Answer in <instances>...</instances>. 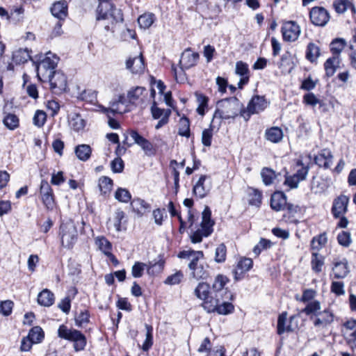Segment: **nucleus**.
<instances>
[{
	"label": "nucleus",
	"mask_w": 356,
	"mask_h": 356,
	"mask_svg": "<svg viewBox=\"0 0 356 356\" xmlns=\"http://www.w3.org/2000/svg\"><path fill=\"white\" fill-rule=\"evenodd\" d=\"M261 176L266 186L272 184L276 177L275 171L269 168H264L261 171Z\"/></svg>",
	"instance_id": "nucleus-50"
},
{
	"label": "nucleus",
	"mask_w": 356,
	"mask_h": 356,
	"mask_svg": "<svg viewBox=\"0 0 356 356\" xmlns=\"http://www.w3.org/2000/svg\"><path fill=\"white\" fill-rule=\"evenodd\" d=\"M145 92H147V90L143 87L137 86L131 89L127 94L129 102L135 103L143 96Z\"/></svg>",
	"instance_id": "nucleus-42"
},
{
	"label": "nucleus",
	"mask_w": 356,
	"mask_h": 356,
	"mask_svg": "<svg viewBox=\"0 0 356 356\" xmlns=\"http://www.w3.org/2000/svg\"><path fill=\"white\" fill-rule=\"evenodd\" d=\"M131 206L134 211L139 216H142L150 208L149 204L140 198L134 199L131 203Z\"/></svg>",
	"instance_id": "nucleus-33"
},
{
	"label": "nucleus",
	"mask_w": 356,
	"mask_h": 356,
	"mask_svg": "<svg viewBox=\"0 0 356 356\" xmlns=\"http://www.w3.org/2000/svg\"><path fill=\"white\" fill-rule=\"evenodd\" d=\"M310 189L315 194H321L327 189V185L324 180L313 177L311 181Z\"/></svg>",
	"instance_id": "nucleus-38"
},
{
	"label": "nucleus",
	"mask_w": 356,
	"mask_h": 356,
	"mask_svg": "<svg viewBox=\"0 0 356 356\" xmlns=\"http://www.w3.org/2000/svg\"><path fill=\"white\" fill-rule=\"evenodd\" d=\"M296 172L294 175L302 181L305 180L309 172V166L307 165H304L300 160H298L296 162Z\"/></svg>",
	"instance_id": "nucleus-56"
},
{
	"label": "nucleus",
	"mask_w": 356,
	"mask_h": 356,
	"mask_svg": "<svg viewBox=\"0 0 356 356\" xmlns=\"http://www.w3.org/2000/svg\"><path fill=\"white\" fill-rule=\"evenodd\" d=\"M113 186V180L108 177H102L99 179V188L104 195L108 193Z\"/></svg>",
	"instance_id": "nucleus-53"
},
{
	"label": "nucleus",
	"mask_w": 356,
	"mask_h": 356,
	"mask_svg": "<svg viewBox=\"0 0 356 356\" xmlns=\"http://www.w3.org/2000/svg\"><path fill=\"white\" fill-rule=\"evenodd\" d=\"M35 343H40L44 338V332L39 326L33 327L29 332L28 336Z\"/></svg>",
	"instance_id": "nucleus-55"
},
{
	"label": "nucleus",
	"mask_w": 356,
	"mask_h": 356,
	"mask_svg": "<svg viewBox=\"0 0 356 356\" xmlns=\"http://www.w3.org/2000/svg\"><path fill=\"white\" fill-rule=\"evenodd\" d=\"M334 315L332 312L326 309L316 314V316L313 319V324L315 327L323 330L327 328L334 321Z\"/></svg>",
	"instance_id": "nucleus-16"
},
{
	"label": "nucleus",
	"mask_w": 356,
	"mask_h": 356,
	"mask_svg": "<svg viewBox=\"0 0 356 356\" xmlns=\"http://www.w3.org/2000/svg\"><path fill=\"white\" fill-rule=\"evenodd\" d=\"M130 136L134 140V143L138 145L145 151L146 154H150L153 153L152 144L144 137L140 136L136 131H131Z\"/></svg>",
	"instance_id": "nucleus-24"
},
{
	"label": "nucleus",
	"mask_w": 356,
	"mask_h": 356,
	"mask_svg": "<svg viewBox=\"0 0 356 356\" xmlns=\"http://www.w3.org/2000/svg\"><path fill=\"white\" fill-rule=\"evenodd\" d=\"M294 67L292 54L289 51L285 52L281 57L279 67L291 72Z\"/></svg>",
	"instance_id": "nucleus-40"
},
{
	"label": "nucleus",
	"mask_w": 356,
	"mask_h": 356,
	"mask_svg": "<svg viewBox=\"0 0 356 356\" xmlns=\"http://www.w3.org/2000/svg\"><path fill=\"white\" fill-rule=\"evenodd\" d=\"M300 32L299 25L293 21H289L284 23L282 27L283 39L287 42H294L298 40Z\"/></svg>",
	"instance_id": "nucleus-14"
},
{
	"label": "nucleus",
	"mask_w": 356,
	"mask_h": 356,
	"mask_svg": "<svg viewBox=\"0 0 356 356\" xmlns=\"http://www.w3.org/2000/svg\"><path fill=\"white\" fill-rule=\"evenodd\" d=\"M80 97L82 100L91 104H95L97 102V92L92 90H85L81 93Z\"/></svg>",
	"instance_id": "nucleus-64"
},
{
	"label": "nucleus",
	"mask_w": 356,
	"mask_h": 356,
	"mask_svg": "<svg viewBox=\"0 0 356 356\" xmlns=\"http://www.w3.org/2000/svg\"><path fill=\"white\" fill-rule=\"evenodd\" d=\"M74 152L79 160L86 161L90 157L92 149L90 145L82 144L77 145L75 147Z\"/></svg>",
	"instance_id": "nucleus-35"
},
{
	"label": "nucleus",
	"mask_w": 356,
	"mask_h": 356,
	"mask_svg": "<svg viewBox=\"0 0 356 356\" xmlns=\"http://www.w3.org/2000/svg\"><path fill=\"white\" fill-rule=\"evenodd\" d=\"M243 106L236 97L221 99L218 102L216 109L213 114L212 122L216 118L229 120L235 118L238 114L241 115Z\"/></svg>",
	"instance_id": "nucleus-1"
},
{
	"label": "nucleus",
	"mask_w": 356,
	"mask_h": 356,
	"mask_svg": "<svg viewBox=\"0 0 356 356\" xmlns=\"http://www.w3.org/2000/svg\"><path fill=\"white\" fill-rule=\"evenodd\" d=\"M309 18L315 26H325L329 22L330 15L325 8L316 6L310 10Z\"/></svg>",
	"instance_id": "nucleus-12"
},
{
	"label": "nucleus",
	"mask_w": 356,
	"mask_h": 356,
	"mask_svg": "<svg viewBox=\"0 0 356 356\" xmlns=\"http://www.w3.org/2000/svg\"><path fill=\"white\" fill-rule=\"evenodd\" d=\"M324 264V257L318 252L312 254L311 265L312 270L316 273H320Z\"/></svg>",
	"instance_id": "nucleus-44"
},
{
	"label": "nucleus",
	"mask_w": 356,
	"mask_h": 356,
	"mask_svg": "<svg viewBox=\"0 0 356 356\" xmlns=\"http://www.w3.org/2000/svg\"><path fill=\"white\" fill-rule=\"evenodd\" d=\"M230 300L216 293L211 291V293L202 304L203 308L209 313L217 312L218 314L227 315L234 311V305L229 302Z\"/></svg>",
	"instance_id": "nucleus-2"
},
{
	"label": "nucleus",
	"mask_w": 356,
	"mask_h": 356,
	"mask_svg": "<svg viewBox=\"0 0 356 356\" xmlns=\"http://www.w3.org/2000/svg\"><path fill=\"white\" fill-rule=\"evenodd\" d=\"M51 13L59 19H63L67 16V6L65 1H58L53 4L51 8Z\"/></svg>",
	"instance_id": "nucleus-29"
},
{
	"label": "nucleus",
	"mask_w": 356,
	"mask_h": 356,
	"mask_svg": "<svg viewBox=\"0 0 356 356\" xmlns=\"http://www.w3.org/2000/svg\"><path fill=\"white\" fill-rule=\"evenodd\" d=\"M99 1V3L97 9V20H110L111 25L123 21V15L120 10L115 8L108 1Z\"/></svg>",
	"instance_id": "nucleus-3"
},
{
	"label": "nucleus",
	"mask_w": 356,
	"mask_h": 356,
	"mask_svg": "<svg viewBox=\"0 0 356 356\" xmlns=\"http://www.w3.org/2000/svg\"><path fill=\"white\" fill-rule=\"evenodd\" d=\"M154 20V15L152 13H145L138 19V23L140 28L144 29L149 28Z\"/></svg>",
	"instance_id": "nucleus-49"
},
{
	"label": "nucleus",
	"mask_w": 356,
	"mask_h": 356,
	"mask_svg": "<svg viewBox=\"0 0 356 356\" xmlns=\"http://www.w3.org/2000/svg\"><path fill=\"white\" fill-rule=\"evenodd\" d=\"M111 222L115 231L118 232L122 231V225L126 222L125 213L120 209H117L114 213Z\"/></svg>",
	"instance_id": "nucleus-37"
},
{
	"label": "nucleus",
	"mask_w": 356,
	"mask_h": 356,
	"mask_svg": "<svg viewBox=\"0 0 356 356\" xmlns=\"http://www.w3.org/2000/svg\"><path fill=\"white\" fill-rule=\"evenodd\" d=\"M183 277L184 275L182 272L179 270L175 273L174 274L168 276L164 281V283L168 285L178 284L181 282Z\"/></svg>",
	"instance_id": "nucleus-62"
},
{
	"label": "nucleus",
	"mask_w": 356,
	"mask_h": 356,
	"mask_svg": "<svg viewBox=\"0 0 356 356\" xmlns=\"http://www.w3.org/2000/svg\"><path fill=\"white\" fill-rule=\"evenodd\" d=\"M40 195L45 208L52 211L56 205L54 195L51 186L45 180H42L40 183Z\"/></svg>",
	"instance_id": "nucleus-11"
},
{
	"label": "nucleus",
	"mask_w": 356,
	"mask_h": 356,
	"mask_svg": "<svg viewBox=\"0 0 356 356\" xmlns=\"http://www.w3.org/2000/svg\"><path fill=\"white\" fill-rule=\"evenodd\" d=\"M54 295L49 289L42 290L38 296V302L44 307H49L54 302Z\"/></svg>",
	"instance_id": "nucleus-32"
},
{
	"label": "nucleus",
	"mask_w": 356,
	"mask_h": 356,
	"mask_svg": "<svg viewBox=\"0 0 356 356\" xmlns=\"http://www.w3.org/2000/svg\"><path fill=\"white\" fill-rule=\"evenodd\" d=\"M89 313L87 310L81 311L79 314L75 316V324L78 327H82L83 325L89 322Z\"/></svg>",
	"instance_id": "nucleus-63"
},
{
	"label": "nucleus",
	"mask_w": 356,
	"mask_h": 356,
	"mask_svg": "<svg viewBox=\"0 0 356 356\" xmlns=\"http://www.w3.org/2000/svg\"><path fill=\"white\" fill-rule=\"evenodd\" d=\"M128 103L129 101L126 99L124 95H121L110 102L109 107L106 108L103 106H99V107L104 111H108L113 114H122L129 111Z\"/></svg>",
	"instance_id": "nucleus-13"
},
{
	"label": "nucleus",
	"mask_w": 356,
	"mask_h": 356,
	"mask_svg": "<svg viewBox=\"0 0 356 356\" xmlns=\"http://www.w3.org/2000/svg\"><path fill=\"white\" fill-rule=\"evenodd\" d=\"M286 202V197L282 192H275L271 195L270 207L276 211L285 210Z\"/></svg>",
	"instance_id": "nucleus-25"
},
{
	"label": "nucleus",
	"mask_w": 356,
	"mask_h": 356,
	"mask_svg": "<svg viewBox=\"0 0 356 356\" xmlns=\"http://www.w3.org/2000/svg\"><path fill=\"white\" fill-rule=\"evenodd\" d=\"M145 327L146 329V337L142 349L143 351H148L153 344V327L148 324H145Z\"/></svg>",
	"instance_id": "nucleus-54"
},
{
	"label": "nucleus",
	"mask_w": 356,
	"mask_h": 356,
	"mask_svg": "<svg viewBox=\"0 0 356 356\" xmlns=\"http://www.w3.org/2000/svg\"><path fill=\"white\" fill-rule=\"evenodd\" d=\"M332 273L335 279H343L349 273L348 264L346 259L335 261L332 268Z\"/></svg>",
	"instance_id": "nucleus-26"
},
{
	"label": "nucleus",
	"mask_w": 356,
	"mask_h": 356,
	"mask_svg": "<svg viewBox=\"0 0 356 356\" xmlns=\"http://www.w3.org/2000/svg\"><path fill=\"white\" fill-rule=\"evenodd\" d=\"M252 265L253 261L251 259L245 257L241 258L237 264L235 273L242 274L245 272H247L252 267Z\"/></svg>",
	"instance_id": "nucleus-47"
},
{
	"label": "nucleus",
	"mask_w": 356,
	"mask_h": 356,
	"mask_svg": "<svg viewBox=\"0 0 356 356\" xmlns=\"http://www.w3.org/2000/svg\"><path fill=\"white\" fill-rule=\"evenodd\" d=\"M58 336L61 339L73 342L76 351L83 350L86 345V338L80 331L69 328L65 325L59 326Z\"/></svg>",
	"instance_id": "nucleus-4"
},
{
	"label": "nucleus",
	"mask_w": 356,
	"mask_h": 356,
	"mask_svg": "<svg viewBox=\"0 0 356 356\" xmlns=\"http://www.w3.org/2000/svg\"><path fill=\"white\" fill-rule=\"evenodd\" d=\"M202 215L201 227L191 235V240L193 243H200L203 237L209 236L213 232L214 222L211 219V212L210 209L206 207Z\"/></svg>",
	"instance_id": "nucleus-5"
},
{
	"label": "nucleus",
	"mask_w": 356,
	"mask_h": 356,
	"mask_svg": "<svg viewBox=\"0 0 356 356\" xmlns=\"http://www.w3.org/2000/svg\"><path fill=\"white\" fill-rule=\"evenodd\" d=\"M178 257L189 260L188 264L189 269L197 266L201 263H204L202 261L204 254L202 251H195L193 250H184L179 253Z\"/></svg>",
	"instance_id": "nucleus-17"
},
{
	"label": "nucleus",
	"mask_w": 356,
	"mask_h": 356,
	"mask_svg": "<svg viewBox=\"0 0 356 356\" xmlns=\"http://www.w3.org/2000/svg\"><path fill=\"white\" fill-rule=\"evenodd\" d=\"M59 235L61 245L67 249H72L78 238L76 227L72 220L61 223Z\"/></svg>",
	"instance_id": "nucleus-6"
},
{
	"label": "nucleus",
	"mask_w": 356,
	"mask_h": 356,
	"mask_svg": "<svg viewBox=\"0 0 356 356\" xmlns=\"http://www.w3.org/2000/svg\"><path fill=\"white\" fill-rule=\"evenodd\" d=\"M178 134L188 138L190 136V122L186 117H182L179 121Z\"/></svg>",
	"instance_id": "nucleus-48"
},
{
	"label": "nucleus",
	"mask_w": 356,
	"mask_h": 356,
	"mask_svg": "<svg viewBox=\"0 0 356 356\" xmlns=\"http://www.w3.org/2000/svg\"><path fill=\"white\" fill-rule=\"evenodd\" d=\"M209 285L205 282H200L198 284L195 289V295L200 300H204L209 296L211 291H209Z\"/></svg>",
	"instance_id": "nucleus-46"
},
{
	"label": "nucleus",
	"mask_w": 356,
	"mask_h": 356,
	"mask_svg": "<svg viewBox=\"0 0 356 356\" xmlns=\"http://www.w3.org/2000/svg\"><path fill=\"white\" fill-rule=\"evenodd\" d=\"M340 63V56H332L327 58L324 63V69L325 74L328 77L332 76L336 72L337 69L339 67Z\"/></svg>",
	"instance_id": "nucleus-28"
},
{
	"label": "nucleus",
	"mask_w": 356,
	"mask_h": 356,
	"mask_svg": "<svg viewBox=\"0 0 356 356\" xmlns=\"http://www.w3.org/2000/svg\"><path fill=\"white\" fill-rule=\"evenodd\" d=\"M346 41L341 38H337L330 43V50L333 56H339L341 52L346 47Z\"/></svg>",
	"instance_id": "nucleus-52"
},
{
	"label": "nucleus",
	"mask_w": 356,
	"mask_h": 356,
	"mask_svg": "<svg viewBox=\"0 0 356 356\" xmlns=\"http://www.w3.org/2000/svg\"><path fill=\"white\" fill-rule=\"evenodd\" d=\"M228 282L227 277L222 275H218L213 284L212 292L216 293L218 296H222L226 298L227 300H232L233 299V295L232 293L225 288V285Z\"/></svg>",
	"instance_id": "nucleus-18"
},
{
	"label": "nucleus",
	"mask_w": 356,
	"mask_h": 356,
	"mask_svg": "<svg viewBox=\"0 0 356 356\" xmlns=\"http://www.w3.org/2000/svg\"><path fill=\"white\" fill-rule=\"evenodd\" d=\"M199 57L198 53L186 49L181 54L179 65L182 66V68L190 69L197 64Z\"/></svg>",
	"instance_id": "nucleus-19"
},
{
	"label": "nucleus",
	"mask_w": 356,
	"mask_h": 356,
	"mask_svg": "<svg viewBox=\"0 0 356 356\" xmlns=\"http://www.w3.org/2000/svg\"><path fill=\"white\" fill-rule=\"evenodd\" d=\"M207 177L206 175H201L195 185L193 186V193L195 195L200 198L204 197L211 190L210 183H206Z\"/></svg>",
	"instance_id": "nucleus-22"
},
{
	"label": "nucleus",
	"mask_w": 356,
	"mask_h": 356,
	"mask_svg": "<svg viewBox=\"0 0 356 356\" xmlns=\"http://www.w3.org/2000/svg\"><path fill=\"white\" fill-rule=\"evenodd\" d=\"M327 242V238L325 233L319 234L312 238L311 247L314 250L318 251L322 249Z\"/></svg>",
	"instance_id": "nucleus-43"
},
{
	"label": "nucleus",
	"mask_w": 356,
	"mask_h": 356,
	"mask_svg": "<svg viewBox=\"0 0 356 356\" xmlns=\"http://www.w3.org/2000/svg\"><path fill=\"white\" fill-rule=\"evenodd\" d=\"M3 124L9 129L13 130L19 126V119L14 114H8L3 119Z\"/></svg>",
	"instance_id": "nucleus-59"
},
{
	"label": "nucleus",
	"mask_w": 356,
	"mask_h": 356,
	"mask_svg": "<svg viewBox=\"0 0 356 356\" xmlns=\"http://www.w3.org/2000/svg\"><path fill=\"white\" fill-rule=\"evenodd\" d=\"M147 269V264L143 262L136 261L131 268V275L134 277H142L145 269Z\"/></svg>",
	"instance_id": "nucleus-61"
},
{
	"label": "nucleus",
	"mask_w": 356,
	"mask_h": 356,
	"mask_svg": "<svg viewBox=\"0 0 356 356\" xmlns=\"http://www.w3.org/2000/svg\"><path fill=\"white\" fill-rule=\"evenodd\" d=\"M95 244L98 250L104 255H106L112 251L113 245L104 236H98L94 238Z\"/></svg>",
	"instance_id": "nucleus-30"
},
{
	"label": "nucleus",
	"mask_w": 356,
	"mask_h": 356,
	"mask_svg": "<svg viewBox=\"0 0 356 356\" xmlns=\"http://www.w3.org/2000/svg\"><path fill=\"white\" fill-rule=\"evenodd\" d=\"M58 62V58L55 54L48 52L45 58L37 66L38 76L40 78V76H45L48 74L56 72L55 69Z\"/></svg>",
	"instance_id": "nucleus-9"
},
{
	"label": "nucleus",
	"mask_w": 356,
	"mask_h": 356,
	"mask_svg": "<svg viewBox=\"0 0 356 356\" xmlns=\"http://www.w3.org/2000/svg\"><path fill=\"white\" fill-rule=\"evenodd\" d=\"M209 266L206 263H201L197 266L189 269L190 277L196 280H206L209 276Z\"/></svg>",
	"instance_id": "nucleus-27"
},
{
	"label": "nucleus",
	"mask_w": 356,
	"mask_h": 356,
	"mask_svg": "<svg viewBox=\"0 0 356 356\" xmlns=\"http://www.w3.org/2000/svg\"><path fill=\"white\" fill-rule=\"evenodd\" d=\"M266 138L274 143H279L283 138L282 130L277 127H273L266 131Z\"/></svg>",
	"instance_id": "nucleus-34"
},
{
	"label": "nucleus",
	"mask_w": 356,
	"mask_h": 356,
	"mask_svg": "<svg viewBox=\"0 0 356 356\" xmlns=\"http://www.w3.org/2000/svg\"><path fill=\"white\" fill-rule=\"evenodd\" d=\"M43 77L49 79L50 88L54 93L60 94L65 90L67 88V79L63 72L56 71Z\"/></svg>",
	"instance_id": "nucleus-10"
},
{
	"label": "nucleus",
	"mask_w": 356,
	"mask_h": 356,
	"mask_svg": "<svg viewBox=\"0 0 356 356\" xmlns=\"http://www.w3.org/2000/svg\"><path fill=\"white\" fill-rule=\"evenodd\" d=\"M249 204L259 207L261 203V192L255 188H250L248 191Z\"/></svg>",
	"instance_id": "nucleus-45"
},
{
	"label": "nucleus",
	"mask_w": 356,
	"mask_h": 356,
	"mask_svg": "<svg viewBox=\"0 0 356 356\" xmlns=\"http://www.w3.org/2000/svg\"><path fill=\"white\" fill-rule=\"evenodd\" d=\"M349 200V197L345 195H340L333 200L331 211L334 218H339L346 214L348 211Z\"/></svg>",
	"instance_id": "nucleus-15"
},
{
	"label": "nucleus",
	"mask_w": 356,
	"mask_h": 356,
	"mask_svg": "<svg viewBox=\"0 0 356 356\" xmlns=\"http://www.w3.org/2000/svg\"><path fill=\"white\" fill-rule=\"evenodd\" d=\"M235 72L241 76L240 81L238 83V88H243L244 85H246L249 81V69L247 63L243 61H238L236 63Z\"/></svg>",
	"instance_id": "nucleus-23"
},
{
	"label": "nucleus",
	"mask_w": 356,
	"mask_h": 356,
	"mask_svg": "<svg viewBox=\"0 0 356 356\" xmlns=\"http://www.w3.org/2000/svg\"><path fill=\"white\" fill-rule=\"evenodd\" d=\"M69 124L73 130L79 131L83 129L86 122L79 114L74 113L70 118Z\"/></svg>",
	"instance_id": "nucleus-39"
},
{
	"label": "nucleus",
	"mask_w": 356,
	"mask_h": 356,
	"mask_svg": "<svg viewBox=\"0 0 356 356\" xmlns=\"http://www.w3.org/2000/svg\"><path fill=\"white\" fill-rule=\"evenodd\" d=\"M126 67L133 74H141L145 70V63L141 53L137 56L130 57L126 61Z\"/></svg>",
	"instance_id": "nucleus-20"
},
{
	"label": "nucleus",
	"mask_w": 356,
	"mask_h": 356,
	"mask_svg": "<svg viewBox=\"0 0 356 356\" xmlns=\"http://www.w3.org/2000/svg\"><path fill=\"white\" fill-rule=\"evenodd\" d=\"M268 106V103L264 97L259 95L254 96L249 102L247 108H243L241 117L245 120H248L252 114L258 113L264 111Z\"/></svg>",
	"instance_id": "nucleus-8"
},
{
	"label": "nucleus",
	"mask_w": 356,
	"mask_h": 356,
	"mask_svg": "<svg viewBox=\"0 0 356 356\" xmlns=\"http://www.w3.org/2000/svg\"><path fill=\"white\" fill-rule=\"evenodd\" d=\"M320 55V47L313 42L309 43L306 50V58L311 63H315L316 62Z\"/></svg>",
	"instance_id": "nucleus-36"
},
{
	"label": "nucleus",
	"mask_w": 356,
	"mask_h": 356,
	"mask_svg": "<svg viewBox=\"0 0 356 356\" xmlns=\"http://www.w3.org/2000/svg\"><path fill=\"white\" fill-rule=\"evenodd\" d=\"M287 312H284L280 314L277 319V334L281 335L284 332H291L295 331L298 327V316L293 315L287 319Z\"/></svg>",
	"instance_id": "nucleus-7"
},
{
	"label": "nucleus",
	"mask_w": 356,
	"mask_h": 356,
	"mask_svg": "<svg viewBox=\"0 0 356 356\" xmlns=\"http://www.w3.org/2000/svg\"><path fill=\"white\" fill-rule=\"evenodd\" d=\"M332 7L339 15L343 14L349 8L353 13H355V6L349 0H334L332 3Z\"/></svg>",
	"instance_id": "nucleus-31"
},
{
	"label": "nucleus",
	"mask_w": 356,
	"mask_h": 356,
	"mask_svg": "<svg viewBox=\"0 0 356 356\" xmlns=\"http://www.w3.org/2000/svg\"><path fill=\"white\" fill-rule=\"evenodd\" d=\"M333 155L328 149H322L315 157L314 161L319 167L330 168L332 165Z\"/></svg>",
	"instance_id": "nucleus-21"
},
{
	"label": "nucleus",
	"mask_w": 356,
	"mask_h": 356,
	"mask_svg": "<svg viewBox=\"0 0 356 356\" xmlns=\"http://www.w3.org/2000/svg\"><path fill=\"white\" fill-rule=\"evenodd\" d=\"M164 266V262L159 261L154 264L149 262L147 264V272L150 275H156L162 272Z\"/></svg>",
	"instance_id": "nucleus-57"
},
{
	"label": "nucleus",
	"mask_w": 356,
	"mask_h": 356,
	"mask_svg": "<svg viewBox=\"0 0 356 356\" xmlns=\"http://www.w3.org/2000/svg\"><path fill=\"white\" fill-rule=\"evenodd\" d=\"M227 248L226 246L221 243L216 249L215 261L217 263H222L226 259Z\"/></svg>",
	"instance_id": "nucleus-60"
},
{
	"label": "nucleus",
	"mask_w": 356,
	"mask_h": 356,
	"mask_svg": "<svg viewBox=\"0 0 356 356\" xmlns=\"http://www.w3.org/2000/svg\"><path fill=\"white\" fill-rule=\"evenodd\" d=\"M321 308L320 302L317 300H314L309 302L301 312L308 316L313 314L316 317V314H318V312H321Z\"/></svg>",
	"instance_id": "nucleus-51"
},
{
	"label": "nucleus",
	"mask_w": 356,
	"mask_h": 356,
	"mask_svg": "<svg viewBox=\"0 0 356 356\" xmlns=\"http://www.w3.org/2000/svg\"><path fill=\"white\" fill-rule=\"evenodd\" d=\"M115 198L119 202L127 203L131 200V195L128 190L119 188L115 193Z\"/></svg>",
	"instance_id": "nucleus-58"
},
{
	"label": "nucleus",
	"mask_w": 356,
	"mask_h": 356,
	"mask_svg": "<svg viewBox=\"0 0 356 356\" xmlns=\"http://www.w3.org/2000/svg\"><path fill=\"white\" fill-rule=\"evenodd\" d=\"M211 345L209 339L206 337L199 347L198 352L203 353L209 351L208 356H225L224 352L221 349L217 350L216 351H211Z\"/></svg>",
	"instance_id": "nucleus-41"
}]
</instances>
